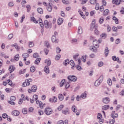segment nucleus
<instances>
[{"mask_svg": "<svg viewBox=\"0 0 124 124\" xmlns=\"http://www.w3.org/2000/svg\"><path fill=\"white\" fill-rule=\"evenodd\" d=\"M29 55L28 53H24L22 55V58H24L23 61L26 62L27 61V58H29Z\"/></svg>", "mask_w": 124, "mask_h": 124, "instance_id": "6ab92c4d", "label": "nucleus"}, {"mask_svg": "<svg viewBox=\"0 0 124 124\" xmlns=\"http://www.w3.org/2000/svg\"><path fill=\"white\" fill-rule=\"evenodd\" d=\"M21 96L23 100H27L28 101H29V98L28 97V96H25L24 94H22Z\"/></svg>", "mask_w": 124, "mask_h": 124, "instance_id": "f704fd0d", "label": "nucleus"}, {"mask_svg": "<svg viewBox=\"0 0 124 124\" xmlns=\"http://www.w3.org/2000/svg\"><path fill=\"white\" fill-rule=\"evenodd\" d=\"M90 3L91 4H95L96 3V0H90Z\"/></svg>", "mask_w": 124, "mask_h": 124, "instance_id": "338daca9", "label": "nucleus"}, {"mask_svg": "<svg viewBox=\"0 0 124 124\" xmlns=\"http://www.w3.org/2000/svg\"><path fill=\"white\" fill-rule=\"evenodd\" d=\"M44 71L46 73H49L50 72V70H49V67L48 66H46L44 68Z\"/></svg>", "mask_w": 124, "mask_h": 124, "instance_id": "2f4dec72", "label": "nucleus"}, {"mask_svg": "<svg viewBox=\"0 0 124 124\" xmlns=\"http://www.w3.org/2000/svg\"><path fill=\"white\" fill-rule=\"evenodd\" d=\"M118 115L117 113H111L110 114V117H111V118H112V119H114L115 120V119H116V118H118Z\"/></svg>", "mask_w": 124, "mask_h": 124, "instance_id": "b1692460", "label": "nucleus"}, {"mask_svg": "<svg viewBox=\"0 0 124 124\" xmlns=\"http://www.w3.org/2000/svg\"><path fill=\"white\" fill-rule=\"evenodd\" d=\"M57 22H58V25H59V26H61V25L62 24V23H63V19H62V18H59L58 19Z\"/></svg>", "mask_w": 124, "mask_h": 124, "instance_id": "4be33fe9", "label": "nucleus"}, {"mask_svg": "<svg viewBox=\"0 0 124 124\" xmlns=\"http://www.w3.org/2000/svg\"><path fill=\"white\" fill-rule=\"evenodd\" d=\"M87 57H88V56H87L86 55H85V56H82L81 58V61L82 62H86V60H87Z\"/></svg>", "mask_w": 124, "mask_h": 124, "instance_id": "c03bdc74", "label": "nucleus"}, {"mask_svg": "<svg viewBox=\"0 0 124 124\" xmlns=\"http://www.w3.org/2000/svg\"><path fill=\"white\" fill-rule=\"evenodd\" d=\"M61 55L58 54L55 56V59L56 60V61H59V60L61 59Z\"/></svg>", "mask_w": 124, "mask_h": 124, "instance_id": "680f3d73", "label": "nucleus"}, {"mask_svg": "<svg viewBox=\"0 0 124 124\" xmlns=\"http://www.w3.org/2000/svg\"><path fill=\"white\" fill-rule=\"evenodd\" d=\"M70 64L72 66V67H74L75 66V63L74 62V61L73 60H71L70 61Z\"/></svg>", "mask_w": 124, "mask_h": 124, "instance_id": "603ef678", "label": "nucleus"}, {"mask_svg": "<svg viewBox=\"0 0 124 124\" xmlns=\"http://www.w3.org/2000/svg\"><path fill=\"white\" fill-rule=\"evenodd\" d=\"M103 22H104V18H103V17H100L99 20V24H102V23H103Z\"/></svg>", "mask_w": 124, "mask_h": 124, "instance_id": "13d9d810", "label": "nucleus"}, {"mask_svg": "<svg viewBox=\"0 0 124 124\" xmlns=\"http://www.w3.org/2000/svg\"><path fill=\"white\" fill-rule=\"evenodd\" d=\"M33 100H35L36 101H37V99H38V95L36 94H34L33 96Z\"/></svg>", "mask_w": 124, "mask_h": 124, "instance_id": "4d7b16f0", "label": "nucleus"}, {"mask_svg": "<svg viewBox=\"0 0 124 124\" xmlns=\"http://www.w3.org/2000/svg\"><path fill=\"white\" fill-rule=\"evenodd\" d=\"M57 124H68V120H66L64 122L62 120H60L57 122Z\"/></svg>", "mask_w": 124, "mask_h": 124, "instance_id": "2eb2a0df", "label": "nucleus"}, {"mask_svg": "<svg viewBox=\"0 0 124 124\" xmlns=\"http://www.w3.org/2000/svg\"><path fill=\"white\" fill-rule=\"evenodd\" d=\"M40 61H41V58L37 59L34 62L35 64H38V63H39V62H40Z\"/></svg>", "mask_w": 124, "mask_h": 124, "instance_id": "09e8293b", "label": "nucleus"}, {"mask_svg": "<svg viewBox=\"0 0 124 124\" xmlns=\"http://www.w3.org/2000/svg\"><path fill=\"white\" fill-rule=\"evenodd\" d=\"M78 34H82L83 33V29H82L81 27H78Z\"/></svg>", "mask_w": 124, "mask_h": 124, "instance_id": "7c9ffc66", "label": "nucleus"}, {"mask_svg": "<svg viewBox=\"0 0 124 124\" xmlns=\"http://www.w3.org/2000/svg\"><path fill=\"white\" fill-rule=\"evenodd\" d=\"M34 46V44L33 43V42H29V46L30 48H31V47H33Z\"/></svg>", "mask_w": 124, "mask_h": 124, "instance_id": "8fccbe9b", "label": "nucleus"}, {"mask_svg": "<svg viewBox=\"0 0 124 124\" xmlns=\"http://www.w3.org/2000/svg\"><path fill=\"white\" fill-rule=\"evenodd\" d=\"M122 29H123V26H113L112 27V30L114 32H118V30H122Z\"/></svg>", "mask_w": 124, "mask_h": 124, "instance_id": "0eeeda50", "label": "nucleus"}, {"mask_svg": "<svg viewBox=\"0 0 124 124\" xmlns=\"http://www.w3.org/2000/svg\"><path fill=\"white\" fill-rule=\"evenodd\" d=\"M87 92H85L84 93H83L81 94L80 95V97H81V98H83V99L86 98V97H87Z\"/></svg>", "mask_w": 124, "mask_h": 124, "instance_id": "c756f323", "label": "nucleus"}, {"mask_svg": "<svg viewBox=\"0 0 124 124\" xmlns=\"http://www.w3.org/2000/svg\"><path fill=\"white\" fill-rule=\"evenodd\" d=\"M37 11L40 14H43V9L42 8H38Z\"/></svg>", "mask_w": 124, "mask_h": 124, "instance_id": "e433bc0d", "label": "nucleus"}, {"mask_svg": "<svg viewBox=\"0 0 124 124\" xmlns=\"http://www.w3.org/2000/svg\"><path fill=\"white\" fill-rule=\"evenodd\" d=\"M37 90V87L35 85H33L31 87V90L28 89V93H31V92H33V93H35L36 91Z\"/></svg>", "mask_w": 124, "mask_h": 124, "instance_id": "6e6552de", "label": "nucleus"}, {"mask_svg": "<svg viewBox=\"0 0 124 124\" xmlns=\"http://www.w3.org/2000/svg\"><path fill=\"white\" fill-rule=\"evenodd\" d=\"M79 1L81 4H85V3H87L88 0H80Z\"/></svg>", "mask_w": 124, "mask_h": 124, "instance_id": "6e6d98bb", "label": "nucleus"}, {"mask_svg": "<svg viewBox=\"0 0 124 124\" xmlns=\"http://www.w3.org/2000/svg\"><path fill=\"white\" fill-rule=\"evenodd\" d=\"M115 119H112V120H109V124H115Z\"/></svg>", "mask_w": 124, "mask_h": 124, "instance_id": "774afa93", "label": "nucleus"}, {"mask_svg": "<svg viewBox=\"0 0 124 124\" xmlns=\"http://www.w3.org/2000/svg\"><path fill=\"white\" fill-rule=\"evenodd\" d=\"M39 23L40 24V26L42 29L44 28V24H43V22L42 21V19L41 18H39Z\"/></svg>", "mask_w": 124, "mask_h": 124, "instance_id": "412c9836", "label": "nucleus"}, {"mask_svg": "<svg viewBox=\"0 0 124 124\" xmlns=\"http://www.w3.org/2000/svg\"><path fill=\"white\" fill-rule=\"evenodd\" d=\"M51 40L52 42H54L55 43H58V42H59V39H57L56 38V36L55 35H53L52 37L51 38Z\"/></svg>", "mask_w": 124, "mask_h": 124, "instance_id": "f3484780", "label": "nucleus"}, {"mask_svg": "<svg viewBox=\"0 0 124 124\" xmlns=\"http://www.w3.org/2000/svg\"><path fill=\"white\" fill-rule=\"evenodd\" d=\"M68 79L69 81H72V82H76L77 81V78L74 76H69Z\"/></svg>", "mask_w": 124, "mask_h": 124, "instance_id": "1a4fd4ad", "label": "nucleus"}, {"mask_svg": "<svg viewBox=\"0 0 124 124\" xmlns=\"http://www.w3.org/2000/svg\"><path fill=\"white\" fill-rule=\"evenodd\" d=\"M70 87V84H69V83L68 82H66L65 83V89H69Z\"/></svg>", "mask_w": 124, "mask_h": 124, "instance_id": "3c124183", "label": "nucleus"}, {"mask_svg": "<svg viewBox=\"0 0 124 124\" xmlns=\"http://www.w3.org/2000/svg\"><path fill=\"white\" fill-rule=\"evenodd\" d=\"M45 63H46L47 65L50 66L51 65V60L50 59H46L45 61Z\"/></svg>", "mask_w": 124, "mask_h": 124, "instance_id": "bb28decb", "label": "nucleus"}, {"mask_svg": "<svg viewBox=\"0 0 124 124\" xmlns=\"http://www.w3.org/2000/svg\"><path fill=\"white\" fill-rule=\"evenodd\" d=\"M102 101L105 104H108L110 102V99L108 97H105L103 98Z\"/></svg>", "mask_w": 124, "mask_h": 124, "instance_id": "4468645a", "label": "nucleus"}, {"mask_svg": "<svg viewBox=\"0 0 124 124\" xmlns=\"http://www.w3.org/2000/svg\"><path fill=\"white\" fill-rule=\"evenodd\" d=\"M26 8H27V12H30L31 11V7L30 5H27L26 6Z\"/></svg>", "mask_w": 124, "mask_h": 124, "instance_id": "de8ad7c7", "label": "nucleus"}, {"mask_svg": "<svg viewBox=\"0 0 124 124\" xmlns=\"http://www.w3.org/2000/svg\"><path fill=\"white\" fill-rule=\"evenodd\" d=\"M100 36L101 38H106V37H107V34H106V33L104 32L100 35Z\"/></svg>", "mask_w": 124, "mask_h": 124, "instance_id": "37998d69", "label": "nucleus"}, {"mask_svg": "<svg viewBox=\"0 0 124 124\" xmlns=\"http://www.w3.org/2000/svg\"><path fill=\"white\" fill-rule=\"evenodd\" d=\"M12 47H15V48H16V50H17V51H19V50L20 49V47L19 46L17 45V44L15 43L14 45H12Z\"/></svg>", "mask_w": 124, "mask_h": 124, "instance_id": "c85d7f7f", "label": "nucleus"}, {"mask_svg": "<svg viewBox=\"0 0 124 124\" xmlns=\"http://www.w3.org/2000/svg\"><path fill=\"white\" fill-rule=\"evenodd\" d=\"M112 61H114V62H117L118 63H121L122 61L120 60V58L116 57V56H113L112 57Z\"/></svg>", "mask_w": 124, "mask_h": 124, "instance_id": "9d476101", "label": "nucleus"}, {"mask_svg": "<svg viewBox=\"0 0 124 124\" xmlns=\"http://www.w3.org/2000/svg\"><path fill=\"white\" fill-rule=\"evenodd\" d=\"M44 24L46 28H49V22L48 20H45Z\"/></svg>", "mask_w": 124, "mask_h": 124, "instance_id": "a18cd8bd", "label": "nucleus"}, {"mask_svg": "<svg viewBox=\"0 0 124 124\" xmlns=\"http://www.w3.org/2000/svg\"><path fill=\"white\" fill-rule=\"evenodd\" d=\"M31 82H32V79L29 78L26 79L25 81L23 83L22 86L27 87V86H30V85L31 84Z\"/></svg>", "mask_w": 124, "mask_h": 124, "instance_id": "20e7f679", "label": "nucleus"}, {"mask_svg": "<svg viewBox=\"0 0 124 124\" xmlns=\"http://www.w3.org/2000/svg\"><path fill=\"white\" fill-rule=\"evenodd\" d=\"M16 100V97L15 96H12L10 97V101H15Z\"/></svg>", "mask_w": 124, "mask_h": 124, "instance_id": "864d4df0", "label": "nucleus"}, {"mask_svg": "<svg viewBox=\"0 0 124 124\" xmlns=\"http://www.w3.org/2000/svg\"><path fill=\"white\" fill-rule=\"evenodd\" d=\"M30 71L31 72H34L35 71V67L34 66H31L30 67Z\"/></svg>", "mask_w": 124, "mask_h": 124, "instance_id": "49530a36", "label": "nucleus"}, {"mask_svg": "<svg viewBox=\"0 0 124 124\" xmlns=\"http://www.w3.org/2000/svg\"><path fill=\"white\" fill-rule=\"evenodd\" d=\"M44 112L46 115L50 116V115L53 113V109L50 107H47L45 109Z\"/></svg>", "mask_w": 124, "mask_h": 124, "instance_id": "7ed1b4c3", "label": "nucleus"}, {"mask_svg": "<svg viewBox=\"0 0 124 124\" xmlns=\"http://www.w3.org/2000/svg\"><path fill=\"white\" fill-rule=\"evenodd\" d=\"M58 100V99L57 98V97L54 96L52 97V98H49V102H51V103H56Z\"/></svg>", "mask_w": 124, "mask_h": 124, "instance_id": "9b49d317", "label": "nucleus"}, {"mask_svg": "<svg viewBox=\"0 0 124 124\" xmlns=\"http://www.w3.org/2000/svg\"><path fill=\"white\" fill-rule=\"evenodd\" d=\"M112 20H113V21H115V24H119V19L117 18L116 16H113L112 18Z\"/></svg>", "mask_w": 124, "mask_h": 124, "instance_id": "72a5a7b5", "label": "nucleus"}, {"mask_svg": "<svg viewBox=\"0 0 124 124\" xmlns=\"http://www.w3.org/2000/svg\"><path fill=\"white\" fill-rule=\"evenodd\" d=\"M112 3L115 4V5H120L121 4V1L119 0H113Z\"/></svg>", "mask_w": 124, "mask_h": 124, "instance_id": "a211bd4d", "label": "nucleus"}, {"mask_svg": "<svg viewBox=\"0 0 124 124\" xmlns=\"http://www.w3.org/2000/svg\"><path fill=\"white\" fill-rule=\"evenodd\" d=\"M72 110L73 112H74L75 113H77V108L76 107V106H73L72 107Z\"/></svg>", "mask_w": 124, "mask_h": 124, "instance_id": "79ce46f5", "label": "nucleus"}, {"mask_svg": "<svg viewBox=\"0 0 124 124\" xmlns=\"http://www.w3.org/2000/svg\"><path fill=\"white\" fill-rule=\"evenodd\" d=\"M46 9L48 12H52L53 7L51 5V3H49L47 5H46Z\"/></svg>", "mask_w": 124, "mask_h": 124, "instance_id": "ddd939ff", "label": "nucleus"}, {"mask_svg": "<svg viewBox=\"0 0 124 124\" xmlns=\"http://www.w3.org/2000/svg\"><path fill=\"white\" fill-rule=\"evenodd\" d=\"M22 113H23V114H24L25 115L28 114V110H27V108L22 109Z\"/></svg>", "mask_w": 124, "mask_h": 124, "instance_id": "69168bd1", "label": "nucleus"}, {"mask_svg": "<svg viewBox=\"0 0 124 124\" xmlns=\"http://www.w3.org/2000/svg\"><path fill=\"white\" fill-rule=\"evenodd\" d=\"M62 51V49H61V48L58 46L56 48V53L57 54H60V53H61V51Z\"/></svg>", "mask_w": 124, "mask_h": 124, "instance_id": "052dcab7", "label": "nucleus"}, {"mask_svg": "<svg viewBox=\"0 0 124 124\" xmlns=\"http://www.w3.org/2000/svg\"><path fill=\"white\" fill-rule=\"evenodd\" d=\"M99 48V44L97 40H94L93 41V46H91L90 49L92 52L96 53L97 52V49Z\"/></svg>", "mask_w": 124, "mask_h": 124, "instance_id": "f03ea898", "label": "nucleus"}, {"mask_svg": "<svg viewBox=\"0 0 124 124\" xmlns=\"http://www.w3.org/2000/svg\"><path fill=\"white\" fill-rule=\"evenodd\" d=\"M109 54V48H108V47H106L105 50V55L106 57H107Z\"/></svg>", "mask_w": 124, "mask_h": 124, "instance_id": "cd10ccee", "label": "nucleus"}, {"mask_svg": "<svg viewBox=\"0 0 124 124\" xmlns=\"http://www.w3.org/2000/svg\"><path fill=\"white\" fill-rule=\"evenodd\" d=\"M78 12L80 15L81 16V17H82L83 19H86V16H85V15L82 14V13H83V12H82L81 10H78Z\"/></svg>", "mask_w": 124, "mask_h": 124, "instance_id": "58836bf2", "label": "nucleus"}, {"mask_svg": "<svg viewBox=\"0 0 124 124\" xmlns=\"http://www.w3.org/2000/svg\"><path fill=\"white\" fill-rule=\"evenodd\" d=\"M78 57H79V54H76L73 56V58L76 61H78Z\"/></svg>", "mask_w": 124, "mask_h": 124, "instance_id": "e2e57ef3", "label": "nucleus"}, {"mask_svg": "<svg viewBox=\"0 0 124 124\" xmlns=\"http://www.w3.org/2000/svg\"><path fill=\"white\" fill-rule=\"evenodd\" d=\"M12 115L13 116H19L20 115V112L18 110H13L12 112Z\"/></svg>", "mask_w": 124, "mask_h": 124, "instance_id": "dca6fc26", "label": "nucleus"}, {"mask_svg": "<svg viewBox=\"0 0 124 124\" xmlns=\"http://www.w3.org/2000/svg\"><path fill=\"white\" fill-rule=\"evenodd\" d=\"M7 82L8 85H9V86H10V87H12V88H14V87H15V83H13L12 80H11V79H8L7 80Z\"/></svg>", "mask_w": 124, "mask_h": 124, "instance_id": "f8f14e48", "label": "nucleus"}, {"mask_svg": "<svg viewBox=\"0 0 124 124\" xmlns=\"http://www.w3.org/2000/svg\"><path fill=\"white\" fill-rule=\"evenodd\" d=\"M26 71H27V69H24L23 70L19 71V74H24L26 73Z\"/></svg>", "mask_w": 124, "mask_h": 124, "instance_id": "bf43d9fd", "label": "nucleus"}, {"mask_svg": "<svg viewBox=\"0 0 124 124\" xmlns=\"http://www.w3.org/2000/svg\"><path fill=\"white\" fill-rule=\"evenodd\" d=\"M31 21H32V22H33V23H34L35 24H37L38 23V21L33 16L31 17Z\"/></svg>", "mask_w": 124, "mask_h": 124, "instance_id": "4c0bfd02", "label": "nucleus"}, {"mask_svg": "<svg viewBox=\"0 0 124 124\" xmlns=\"http://www.w3.org/2000/svg\"><path fill=\"white\" fill-rule=\"evenodd\" d=\"M15 61H18L20 59V55L16 54L14 57Z\"/></svg>", "mask_w": 124, "mask_h": 124, "instance_id": "ea45409f", "label": "nucleus"}, {"mask_svg": "<svg viewBox=\"0 0 124 124\" xmlns=\"http://www.w3.org/2000/svg\"><path fill=\"white\" fill-rule=\"evenodd\" d=\"M100 83H101V81H100H100L99 80H96L94 83L95 87H98V86L100 85Z\"/></svg>", "mask_w": 124, "mask_h": 124, "instance_id": "c9c22d12", "label": "nucleus"}, {"mask_svg": "<svg viewBox=\"0 0 124 124\" xmlns=\"http://www.w3.org/2000/svg\"><path fill=\"white\" fill-rule=\"evenodd\" d=\"M66 83V81H65V79H62L60 83V87H63Z\"/></svg>", "mask_w": 124, "mask_h": 124, "instance_id": "5701e85b", "label": "nucleus"}, {"mask_svg": "<svg viewBox=\"0 0 124 124\" xmlns=\"http://www.w3.org/2000/svg\"><path fill=\"white\" fill-rule=\"evenodd\" d=\"M95 22V19L93 20L92 23L90 26V31H94L95 34L97 35L99 34V31H98L97 30L98 26Z\"/></svg>", "mask_w": 124, "mask_h": 124, "instance_id": "f257e3e1", "label": "nucleus"}, {"mask_svg": "<svg viewBox=\"0 0 124 124\" xmlns=\"http://www.w3.org/2000/svg\"><path fill=\"white\" fill-rule=\"evenodd\" d=\"M110 107L109 106V105H105L104 106H103L102 107V110H108V109H109V108Z\"/></svg>", "mask_w": 124, "mask_h": 124, "instance_id": "a878e982", "label": "nucleus"}, {"mask_svg": "<svg viewBox=\"0 0 124 124\" xmlns=\"http://www.w3.org/2000/svg\"><path fill=\"white\" fill-rule=\"evenodd\" d=\"M8 70L10 73H13L15 70H16V67L14 65H10L8 68Z\"/></svg>", "mask_w": 124, "mask_h": 124, "instance_id": "39448f33", "label": "nucleus"}, {"mask_svg": "<svg viewBox=\"0 0 124 124\" xmlns=\"http://www.w3.org/2000/svg\"><path fill=\"white\" fill-rule=\"evenodd\" d=\"M109 11L108 9H106L103 13V15L104 16H107L108 14H109Z\"/></svg>", "mask_w": 124, "mask_h": 124, "instance_id": "393cba45", "label": "nucleus"}, {"mask_svg": "<svg viewBox=\"0 0 124 124\" xmlns=\"http://www.w3.org/2000/svg\"><path fill=\"white\" fill-rule=\"evenodd\" d=\"M62 114H64V115H67V114H69V110L68 108H66L65 110H63L62 111Z\"/></svg>", "mask_w": 124, "mask_h": 124, "instance_id": "473e14b6", "label": "nucleus"}, {"mask_svg": "<svg viewBox=\"0 0 124 124\" xmlns=\"http://www.w3.org/2000/svg\"><path fill=\"white\" fill-rule=\"evenodd\" d=\"M63 107H64V106H63V105H61L58 107V110H59V111H61V110H62Z\"/></svg>", "mask_w": 124, "mask_h": 124, "instance_id": "5fc2aeb1", "label": "nucleus"}, {"mask_svg": "<svg viewBox=\"0 0 124 124\" xmlns=\"http://www.w3.org/2000/svg\"><path fill=\"white\" fill-rule=\"evenodd\" d=\"M102 3L103 6H106V5H107V2H106L105 0H102Z\"/></svg>", "mask_w": 124, "mask_h": 124, "instance_id": "0e129e2a", "label": "nucleus"}, {"mask_svg": "<svg viewBox=\"0 0 124 124\" xmlns=\"http://www.w3.org/2000/svg\"><path fill=\"white\" fill-rule=\"evenodd\" d=\"M36 104L38 105V106L40 108V109H43L44 108V105H45V104H43V102H42V101L37 100L36 101Z\"/></svg>", "mask_w": 124, "mask_h": 124, "instance_id": "423d86ee", "label": "nucleus"}, {"mask_svg": "<svg viewBox=\"0 0 124 124\" xmlns=\"http://www.w3.org/2000/svg\"><path fill=\"white\" fill-rule=\"evenodd\" d=\"M107 84L108 85V86H111L112 85V79H111V78H108L107 80Z\"/></svg>", "mask_w": 124, "mask_h": 124, "instance_id": "a19ab883", "label": "nucleus"}, {"mask_svg": "<svg viewBox=\"0 0 124 124\" xmlns=\"http://www.w3.org/2000/svg\"><path fill=\"white\" fill-rule=\"evenodd\" d=\"M58 99L61 101H62V100H63V99H64V97H63V95H62V94L60 93V94H59V95H58Z\"/></svg>", "mask_w": 124, "mask_h": 124, "instance_id": "aec40b11", "label": "nucleus"}]
</instances>
